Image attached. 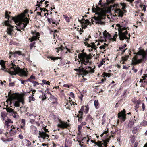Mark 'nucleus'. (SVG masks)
<instances>
[{"mask_svg": "<svg viewBox=\"0 0 147 147\" xmlns=\"http://www.w3.org/2000/svg\"><path fill=\"white\" fill-rule=\"evenodd\" d=\"M10 65L12 66L11 68L12 69V70L9 71L6 70V71L7 72L11 75H16V74L18 75L19 76L21 77H26L28 76V72L26 68L25 69H20L17 65H16L12 61L11 62Z\"/></svg>", "mask_w": 147, "mask_h": 147, "instance_id": "nucleus-1", "label": "nucleus"}, {"mask_svg": "<svg viewBox=\"0 0 147 147\" xmlns=\"http://www.w3.org/2000/svg\"><path fill=\"white\" fill-rule=\"evenodd\" d=\"M141 48H139L138 52L134 53L136 56L133 59L134 64L135 65L145 61L147 60V53L144 50L141 49Z\"/></svg>", "mask_w": 147, "mask_h": 147, "instance_id": "nucleus-2", "label": "nucleus"}, {"mask_svg": "<svg viewBox=\"0 0 147 147\" xmlns=\"http://www.w3.org/2000/svg\"><path fill=\"white\" fill-rule=\"evenodd\" d=\"M96 9L95 14L97 15L98 16H94V17L92 18L91 20V21L93 24H94V21L93 20H94L96 24H98L101 25L103 24L104 23L102 20L105 18V15L101 13L102 9L100 7L98 6H96Z\"/></svg>", "mask_w": 147, "mask_h": 147, "instance_id": "nucleus-3", "label": "nucleus"}, {"mask_svg": "<svg viewBox=\"0 0 147 147\" xmlns=\"http://www.w3.org/2000/svg\"><path fill=\"white\" fill-rule=\"evenodd\" d=\"M118 27L119 36L120 40H123L124 39H129L130 36V34H128L127 30H128V28H126L120 25L119 24L116 25Z\"/></svg>", "mask_w": 147, "mask_h": 147, "instance_id": "nucleus-4", "label": "nucleus"}, {"mask_svg": "<svg viewBox=\"0 0 147 147\" xmlns=\"http://www.w3.org/2000/svg\"><path fill=\"white\" fill-rule=\"evenodd\" d=\"M12 19L15 21L16 24L19 26V27L22 30H24V28L29 23V21L27 17H25L24 14L22 15L21 17L19 19L16 18L12 17Z\"/></svg>", "mask_w": 147, "mask_h": 147, "instance_id": "nucleus-5", "label": "nucleus"}, {"mask_svg": "<svg viewBox=\"0 0 147 147\" xmlns=\"http://www.w3.org/2000/svg\"><path fill=\"white\" fill-rule=\"evenodd\" d=\"M84 51V50L82 51V52L78 56V58L80 59L79 63L80 62L82 65H86L88 64L89 65H90L91 63V59L92 56L90 54L88 55L86 53L83 52Z\"/></svg>", "mask_w": 147, "mask_h": 147, "instance_id": "nucleus-6", "label": "nucleus"}, {"mask_svg": "<svg viewBox=\"0 0 147 147\" xmlns=\"http://www.w3.org/2000/svg\"><path fill=\"white\" fill-rule=\"evenodd\" d=\"M120 4L122 6L121 9L123 10H122L120 9H116L114 11L115 12L113 16L122 17L123 16L124 14L126 12V11L124 9L126 7V4L124 3H121Z\"/></svg>", "mask_w": 147, "mask_h": 147, "instance_id": "nucleus-7", "label": "nucleus"}, {"mask_svg": "<svg viewBox=\"0 0 147 147\" xmlns=\"http://www.w3.org/2000/svg\"><path fill=\"white\" fill-rule=\"evenodd\" d=\"M9 98H11L10 100V103H11V98H13L16 100L14 101L13 102L14 103V105L16 107H19L20 106L19 103L21 102L22 104H24V102L23 99L21 98H14L10 96Z\"/></svg>", "mask_w": 147, "mask_h": 147, "instance_id": "nucleus-8", "label": "nucleus"}, {"mask_svg": "<svg viewBox=\"0 0 147 147\" xmlns=\"http://www.w3.org/2000/svg\"><path fill=\"white\" fill-rule=\"evenodd\" d=\"M74 70L76 71L77 73H79L80 75H81L85 76L89 73L88 70L84 69L83 67L80 68V67H79L78 69H74Z\"/></svg>", "mask_w": 147, "mask_h": 147, "instance_id": "nucleus-9", "label": "nucleus"}, {"mask_svg": "<svg viewBox=\"0 0 147 147\" xmlns=\"http://www.w3.org/2000/svg\"><path fill=\"white\" fill-rule=\"evenodd\" d=\"M38 138H42L44 140L46 139L48 141H49L50 140L49 139H48L49 138V136L45 133V132L43 131H39Z\"/></svg>", "mask_w": 147, "mask_h": 147, "instance_id": "nucleus-10", "label": "nucleus"}, {"mask_svg": "<svg viewBox=\"0 0 147 147\" xmlns=\"http://www.w3.org/2000/svg\"><path fill=\"white\" fill-rule=\"evenodd\" d=\"M125 110L124 109L123 111L119 112L118 114V118L123 122L126 119V114H125Z\"/></svg>", "mask_w": 147, "mask_h": 147, "instance_id": "nucleus-11", "label": "nucleus"}, {"mask_svg": "<svg viewBox=\"0 0 147 147\" xmlns=\"http://www.w3.org/2000/svg\"><path fill=\"white\" fill-rule=\"evenodd\" d=\"M58 127L64 129V128H67L68 126V124L67 122H65L64 121H60L59 123L58 124Z\"/></svg>", "mask_w": 147, "mask_h": 147, "instance_id": "nucleus-12", "label": "nucleus"}, {"mask_svg": "<svg viewBox=\"0 0 147 147\" xmlns=\"http://www.w3.org/2000/svg\"><path fill=\"white\" fill-rule=\"evenodd\" d=\"M9 53L10 55L9 57V58H11V55H12L14 57H16L18 56L22 55L21 52L20 51H16L13 52H10Z\"/></svg>", "mask_w": 147, "mask_h": 147, "instance_id": "nucleus-13", "label": "nucleus"}, {"mask_svg": "<svg viewBox=\"0 0 147 147\" xmlns=\"http://www.w3.org/2000/svg\"><path fill=\"white\" fill-rule=\"evenodd\" d=\"M78 21L82 24H84L86 23L87 25H91V22L88 19L85 20L84 18H83L81 20L78 19Z\"/></svg>", "mask_w": 147, "mask_h": 147, "instance_id": "nucleus-14", "label": "nucleus"}, {"mask_svg": "<svg viewBox=\"0 0 147 147\" xmlns=\"http://www.w3.org/2000/svg\"><path fill=\"white\" fill-rule=\"evenodd\" d=\"M2 140L4 142L11 141L13 140L12 138H8L6 134L5 133L4 134V136H2L1 138Z\"/></svg>", "mask_w": 147, "mask_h": 147, "instance_id": "nucleus-15", "label": "nucleus"}, {"mask_svg": "<svg viewBox=\"0 0 147 147\" xmlns=\"http://www.w3.org/2000/svg\"><path fill=\"white\" fill-rule=\"evenodd\" d=\"M49 99L51 101H52V104H57V99L56 97L51 94Z\"/></svg>", "mask_w": 147, "mask_h": 147, "instance_id": "nucleus-16", "label": "nucleus"}, {"mask_svg": "<svg viewBox=\"0 0 147 147\" xmlns=\"http://www.w3.org/2000/svg\"><path fill=\"white\" fill-rule=\"evenodd\" d=\"M40 36L39 34L38 33H37L35 35H34L33 37L31 38L30 40L31 42H32L34 40H36L37 39L39 38V36Z\"/></svg>", "mask_w": 147, "mask_h": 147, "instance_id": "nucleus-17", "label": "nucleus"}, {"mask_svg": "<svg viewBox=\"0 0 147 147\" xmlns=\"http://www.w3.org/2000/svg\"><path fill=\"white\" fill-rule=\"evenodd\" d=\"M0 64L1 65V67L2 68V70L4 71H5L6 72V70L9 71V70H12V69L11 68V67L10 68V69H6L5 68V65H4V62L3 61H1ZM6 72H7L6 71Z\"/></svg>", "mask_w": 147, "mask_h": 147, "instance_id": "nucleus-18", "label": "nucleus"}, {"mask_svg": "<svg viewBox=\"0 0 147 147\" xmlns=\"http://www.w3.org/2000/svg\"><path fill=\"white\" fill-rule=\"evenodd\" d=\"M135 118V116L134 117V119H132L131 120L129 121L128 126V127L130 128L132 127L133 125L134 124V121H136V119Z\"/></svg>", "mask_w": 147, "mask_h": 147, "instance_id": "nucleus-19", "label": "nucleus"}, {"mask_svg": "<svg viewBox=\"0 0 147 147\" xmlns=\"http://www.w3.org/2000/svg\"><path fill=\"white\" fill-rule=\"evenodd\" d=\"M36 6H38V7H37L38 8V11H40L42 13V11H43L44 12H45V11H47L48 12L49 11V10L47 9H45V8H40L39 7L41 6V5H40V4H37L36 5Z\"/></svg>", "mask_w": 147, "mask_h": 147, "instance_id": "nucleus-20", "label": "nucleus"}, {"mask_svg": "<svg viewBox=\"0 0 147 147\" xmlns=\"http://www.w3.org/2000/svg\"><path fill=\"white\" fill-rule=\"evenodd\" d=\"M126 46V44H124L123 46H121L119 48V51H121L122 52V54H123V53L125 52V50L127 49V48L125 49H124L125 47Z\"/></svg>", "mask_w": 147, "mask_h": 147, "instance_id": "nucleus-21", "label": "nucleus"}, {"mask_svg": "<svg viewBox=\"0 0 147 147\" xmlns=\"http://www.w3.org/2000/svg\"><path fill=\"white\" fill-rule=\"evenodd\" d=\"M65 48H66L67 51H69V49H68L66 47H63L62 45H61L60 47H59L56 48V49L57 50V53H58L59 52V50L62 51L63 49H65Z\"/></svg>", "mask_w": 147, "mask_h": 147, "instance_id": "nucleus-22", "label": "nucleus"}, {"mask_svg": "<svg viewBox=\"0 0 147 147\" xmlns=\"http://www.w3.org/2000/svg\"><path fill=\"white\" fill-rule=\"evenodd\" d=\"M13 26H12L11 27H9L7 28V32L8 34L10 36L12 35V32L13 30Z\"/></svg>", "mask_w": 147, "mask_h": 147, "instance_id": "nucleus-23", "label": "nucleus"}, {"mask_svg": "<svg viewBox=\"0 0 147 147\" xmlns=\"http://www.w3.org/2000/svg\"><path fill=\"white\" fill-rule=\"evenodd\" d=\"M103 35L105 37V38H108L109 40H111L112 38L111 35L108 33H103Z\"/></svg>", "mask_w": 147, "mask_h": 147, "instance_id": "nucleus-24", "label": "nucleus"}, {"mask_svg": "<svg viewBox=\"0 0 147 147\" xmlns=\"http://www.w3.org/2000/svg\"><path fill=\"white\" fill-rule=\"evenodd\" d=\"M30 129L31 132L32 134H35L37 130L36 127L34 125H31L30 126Z\"/></svg>", "mask_w": 147, "mask_h": 147, "instance_id": "nucleus-25", "label": "nucleus"}, {"mask_svg": "<svg viewBox=\"0 0 147 147\" xmlns=\"http://www.w3.org/2000/svg\"><path fill=\"white\" fill-rule=\"evenodd\" d=\"M84 106H83L78 112L80 115L81 116H82L83 115V112L84 110Z\"/></svg>", "mask_w": 147, "mask_h": 147, "instance_id": "nucleus-26", "label": "nucleus"}, {"mask_svg": "<svg viewBox=\"0 0 147 147\" xmlns=\"http://www.w3.org/2000/svg\"><path fill=\"white\" fill-rule=\"evenodd\" d=\"M139 6L141 8V9H142L143 11H144V12H145L146 10V6L145 5L142 4L140 5Z\"/></svg>", "mask_w": 147, "mask_h": 147, "instance_id": "nucleus-27", "label": "nucleus"}, {"mask_svg": "<svg viewBox=\"0 0 147 147\" xmlns=\"http://www.w3.org/2000/svg\"><path fill=\"white\" fill-rule=\"evenodd\" d=\"M91 45L90 44H88V47H91L92 48H93L94 49H95L96 47V45L94 44V42H93L91 43Z\"/></svg>", "mask_w": 147, "mask_h": 147, "instance_id": "nucleus-28", "label": "nucleus"}, {"mask_svg": "<svg viewBox=\"0 0 147 147\" xmlns=\"http://www.w3.org/2000/svg\"><path fill=\"white\" fill-rule=\"evenodd\" d=\"M139 128V126H137L134 127L132 130L133 133L134 134H135L138 130Z\"/></svg>", "mask_w": 147, "mask_h": 147, "instance_id": "nucleus-29", "label": "nucleus"}, {"mask_svg": "<svg viewBox=\"0 0 147 147\" xmlns=\"http://www.w3.org/2000/svg\"><path fill=\"white\" fill-rule=\"evenodd\" d=\"M12 123V121H11V120L9 119H7V120H6L5 121V125H7L8 127L9 125H8V123Z\"/></svg>", "mask_w": 147, "mask_h": 147, "instance_id": "nucleus-30", "label": "nucleus"}, {"mask_svg": "<svg viewBox=\"0 0 147 147\" xmlns=\"http://www.w3.org/2000/svg\"><path fill=\"white\" fill-rule=\"evenodd\" d=\"M5 109H6L7 112L11 113V114H12L13 112L14 111L13 109L9 107H7Z\"/></svg>", "mask_w": 147, "mask_h": 147, "instance_id": "nucleus-31", "label": "nucleus"}, {"mask_svg": "<svg viewBox=\"0 0 147 147\" xmlns=\"http://www.w3.org/2000/svg\"><path fill=\"white\" fill-rule=\"evenodd\" d=\"M129 57V55H126L124 56H123L122 57V60L123 61H126Z\"/></svg>", "mask_w": 147, "mask_h": 147, "instance_id": "nucleus-32", "label": "nucleus"}, {"mask_svg": "<svg viewBox=\"0 0 147 147\" xmlns=\"http://www.w3.org/2000/svg\"><path fill=\"white\" fill-rule=\"evenodd\" d=\"M11 13V12H8L7 11H6L5 13V17L6 18L9 19V18L10 17V16L9 15V14H10Z\"/></svg>", "mask_w": 147, "mask_h": 147, "instance_id": "nucleus-33", "label": "nucleus"}, {"mask_svg": "<svg viewBox=\"0 0 147 147\" xmlns=\"http://www.w3.org/2000/svg\"><path fill=\"white\" fill-rule=\"evenodd\" d=\"M26 143V146H29L31 144V142L27 139H25Z\"/></svg>", "mask_w": 147, "mask_h": 147, "instance_id": "nucleus-34", "label": "nucleus"}, {"mask_svg": "<svg viewBox=\"0 0 147 147\" xmlns=\"http://www.w3.org/2000/svg\"><path fill=\"white\" fill-rule=\"evenodd\" d=\"M34 96V95L33 94H32V95L30 96L29 97V102H30L31 100H32L33 101H34L35 99L33 97V96Z\"/></svg>", "mask_w": 147, "mask_h": 147, "instance_id": "nucleus-35", "label": "nucleus"}, {"mask_svg": "<svg viewBox=\"0 0 147 147\" xmlns=\"http://www.w3.org/2000/svg\"><path fill=\"white\" fill-rule=\"evenodd\" d=\"M98 105L99 103L98 100H95L94 101V105L96 109H97L98 108Z\"/></svg>", "mask_w": 147, "mask_h": 147, "instance_id": "nucleus-36", "label": "nucleus"}, {"mask_svg": "<svg viewBox=\"0 0 147 147\" xmlns=\"http://www.w3.org/2000/svg\"><path fill=\"white\" fill-rule=\"evenodd\" d=\"M16 132V130H13L12 129H11L10 131V134L11 136H13L14 135Z\"/></svg>", "mask_w": 147, "mask_h": 147, "instance_id": "nucleus-37", "label": "nucleus"}, {"mask_svg": "<svg viewBox=\"0 0 147 147\" xmlns=\"http://www.w3.org/2000/svg\"><path fill=\"white\" fill-rule=\"evenodd\" d=\"M46 95L44 94H42V96H40L39 98H41L42 100H44L46 99Z\"/></svg>", "mask_w": 147, "mask_h": 147, "instance_id": "nucleus-38", "label": "nucleus"}, {"mask_svg": "<svg viewBox=\"0 0 147 147\" xmlns=\"http://www.w3.org/2000/svg\"><path fill=\"white\" fill-rule=\"evenodd\" d=\"M85 109L84 112L86 114H87L88 113L89 110L88 105H87L86 106H85Z\"/></svg>", "mask_w": 147, "mask_h": 147, "instance_id": "nucleus-39", "label": "nucleus"}, {"mask_svg": "<svg viewBox=\"0 0 147 147\" xmlns=\"http://www.w3.org/2000/svg\"><path fill=\"white\" fill-rule=\"evenodd\" d=\"M12 114L14 118H17L18 117V115H17V113L15 111L13 112Z\"/></svg>", "mask_w": 147, "mask_h": 147, "instance_id": "nucleus-40", "label": "nucleus"}, {"mask_svg": "<svg viewBox=\"0 0 147 147\" xmlns=\"http://www.w3.org/2000/svg\"><path fill=\"white\" fill-rule=\"evenodd\" d=\"M47 20L50 23H52L53 24L55 23V20H53L52 19H50L47 18Z\"/></svg>", "mask_w": 147, "mask_h": 147, "instance_id": "nucleus-41", "label": "nucleus"}, {"mask_svg": "<svg viewBox=\"0 0 147 147\" xmlns=\"http://www.w3.org/2000/svg\"><path fill=\"white\" fill-rule=\"evenodd\" d=\"M30 122L32 124H35L36 123H37L38 125H39V123H37V122H36L35 120L33 119H30Z\"/></svg>", "mask_w": 147, "mask_h": 147, "instance_id": "nucleus-42", "label": "nucleus"}, {"mask_svg": "<svg viewBox=\"0 0 147 147\" xmlns=\"http://www.w3.org/2000/svg\"><path fill=\"white\" fill-rule=\"evenodd\" d=\"M42 82L44 84L50 85V82L49 81H47L46 80H42Z\"/></svg>", "mask_w": 147, "mask_h": 147, "instance_id": "nucleus-43", "label": "nucleus"}, {"mask_svg": "<svg viewBox=\"0 0 147 147\" xmlns=\"http://www.w3.org/2000/svg\"><path fill=\"white\" fill-rule=\"evenodd\" d=\"M5 24L6 26H8L9 27H11L12 26L9 24V22L7 21L5 22Z\"/></svg>", "mask_w": 147, "mask_h": 147, "instance_id": "nucleus-44", "label": "nucleus"}, {"mask_svg": "<svg viewBox=\"0 0 147 147\" xmlns=\"http://www.w3.org/2000/svg\"><path fill=\"white\" fill-rule=\"evenodd\" d=\"M82 116L80 115V117H79V115H77L76 117L78 118V120L79 121H81L82 119Z\"/></svg>", "mask_w": 147, "mask_h": 147, "instance_id": "nucleus-45", "label": "nucleus"}, {"mask_svg": "<svg viewBox=\"0 0 147 147\" xmlns=\"http://www.w3.org/2000/svg\"><path fill=\"white\" fill-rule=\"evenodd\" d=\"M88 68L90 69V70L89 71V72L91 73H93L94 72V70L93 69H92L91 67L89 66L88 67Z\"/></svg>", "mask_w": 147, "mask_h": 147, "instance_id": "nucleus-46", "label": "nucleus"}, {"mask_svg": "<svg viewBox=\"0 0 147 147\" xmlns=\"http://www.w3.org/2000/svg\"><path fill=\"white\" fill-rule=\"evenodd\" d=\"M50 58L51 60H55L59 59L60 58L59 57H50Z\"/></svg>", "mask_w": 147, "mask_h": 147, "instance_id": "nucleus-47", "label": "nucleus"}, {"mask_svg": "<svg viewBox=\"0 0 147 147\" xmlns=\"http://www.w3.org/2000/svg\"><path fill=\"white\" fill-rule=\"evenodd\" d=\"M21 123L23 126H25V120L24 119H22L21 120Z\"/></svg>", "mask_w": 147, "mask_h": 147, "instance_id": "nucleus-48", "label": "nucleus"}, {"mask_svg": "<svg viewBox=\"0 0 147 147\" xmlns=\"http://www.w3.org/2000/svg\"><path fill=\"white\" fill-rule=\"evenodd\" d=\"M63 16L64 18H65V20H66L67 22H69V19L68 17L64 15H63Z\"/></svg>", "mask_w": 147, "mask_h": 147, "instance_id": "nucleus-49", "label": "nucleus"}, {"mask_svg": "<svg viewBox=\"0 0 147 147\" xmlns=\"http://www.w3.org/2000/svg\"><path fill=\"white\" fill-rule=\"evenodd\" d=\"M98 147H101L102 146V141H99V143H98V144L97 146Z\"/></svg>", "mask_w": 147, "mask_h": 147, "instance_id": "nucleus-50", "label": "nucleus"}, {"mask_svg": "<svg viewBox=\"0 0 147 147\" xmlns=\"http://www.w3.org/2000/svg\"><path fill=\"white\" fill-rule=\"evenodd\" d=\"M35 43V42H33L30 44V46L31 49H32Z\"/></svg>", "mask_w": 147, "mask_h": 147, "instance_id": "nucleus-51", "label": "nucleus"}, {"mask_svg": "<svg viewBox=\"0 0 147 147\" xmlns=\"http://www.w3.org/2000/svg\"><path fill=\"white\" fill-rule=\"evenodd\" d=\"M82 26H83V27H82V29L84 28H87V26L88 25H87L86 23L84 24H82Z\"/></svg>", "mask_w": 147, "mask_h": 147, "instance_id": "nucleus-52", "label": "nucleus"}, {"mask_svg": "<svg viewBox=\"0 0 147 147\" xmlns=\"http://www.w3.org/2000/svg\"><path fill=\"white\" fill-rule=\"evenodd\" d=\"M70 85H69V84H65L63 85V86L65 87H67V88H69L70 86Z\"/></svg>", "mask_w": 147, "mask_h": 147, "instance_id": "nucleus-53", "label": "nucleus"}, {"mask_svg": "<svg viewBox=\"0 0 147 147\" xmlns=\"http://www.w3.org/2000/svg\"><path fill=\"white\" fill-rule=\"evenodd\" d=\"M15 84L13 82H11L9 84V86H13Z\"/></svg>", "mask_w": 147, "mask_h": 147, "instance_id": "nucleus-54", "label": "nucleus"}, {"mask_svg": "<svg viewBox=\"0 0 147 147\" xmlns=\"http://www.w3.org/2000/svg\"><path fill=\"white\" fill-rule=\"evenodd\" d=\"M28 10H27V9H26V10H25L24 11V13H23V14H22L20 15V17H21V16L22 15V14H24V16H25V15H24V14H26V13H28Z\"/></svg>", "mask_w": 147, "mask_h": 147, "instance_id": "nucleus-55", "label": "nucleus"}, {"mask_svg": "<svg viewBox=\"0 0 147 147\" xmlns=\"http://www.w3.org/2000/svg\"><path fill=\"white\" fill-rule=\"evenodd\" d=\"M32 83L34 84H35L38 85L40 84L38 82H36L35 81H32Z\"/></svg>", "mask_w": 147, "mask_h": 147, "instance_id": "nucleus-56", "label": "nucleus"}, {"mask_svg": "<svg viewBox=\"0 0 147 147\" xmlns=\"http://www.w3.org/2000/svg\"><path fill=\"white\" fill-rule=\"evenodd\" d=\"M43 129L44 130V132H45V133H46V132H49V131H48V129H46L45 127H44Z\"/></svg>", "mask_w": 147, "mask_h": 147, "instance_id": "nucleus-57", "label": "nucleus"}, {"mask_svg": "<svg viewBox=\"0 0 147 147\" xmlns=\"http://www.w3.org/2000/svg\"><path fill=\"white\" fill-rule=\"evenodd\" d=\"M109 139H107L105 140H102L103 142H106V144H108V142H109Z\"/></svg>", "mask_w": 147, "mask_h": 147, "instance_id": "nucleus-58", "label": "nucleus"}, {"mask_svg": "<svg viewBox=\"0 0 147 147\" xmlns=\"http://www.w3.org/2000/svg\"><path fill=\"white\" fill-rule=\"evenodd\" d=\"M142 110L143 111L144 110L145 106L144 104L143 103H142Z\"/></svg>", "mask_w": 147, "mask_h": 147, "instance_id": "nucleus-59", "label": "nucleus"}, {"mask_svg": "<svg viewBox=\"0 0 147 147\" xmlns=\"http://www.w3.org/2000/svg\"><path fill=\"white\" fill-rule=\"evenodd\" d=\"M108 129H107V130H106L105 131V132L104 133H103L101 135V136H103V135L104 134H107L108 132Z\"/></svg>", "mask_w": 147, "mask_h": 147, "instance_id": "nucleus-60", "label": "nucleus"}, {"mask_svg": "<svg viewBox=\"0 0 147 147\" xmlns=\"http://www.w3.org/2000/svg\"><path fill=\"white\" fill-rule=\"evenodd\" d=\"M106 142H103L102 143V145H103L105 147H107V144H106Z\"/></svg>", "mask_w": 147, "mask_h": 147, "instance_id": "nucleus-61", "label": "nucleus"}, {"mask_svg": "<svg viewBox=\"0 0 147 147\" xmlns=\"http://www.w3.org/2000/svg\"><path fill=\"white\" fill-rule=\"evenodd\" d=\"M18 80L21 82V83L22 84H24V82H25L24 80H22L21 79H19Z\"/></svg>", "mask_w": 147, "mask_h": 147, "instance_id": "nucleus-62", "label": "nucleus"}, {"mask_svg": "<svg viewBox=\"0 0 147 147\" xmlns=\"http://www.w3.org/2000/svg\"><path fill=\"white\" fill-rule=\"evenodd\" d=\"M70 96L72 98H74V94L73 92H71L70 93Z\"/></svg>", "mask_w": 147, "mask_h": 147, "instance_id": "nucleus-63", "label": "nucleus"}, {"mask_svg": "<svg viewBox=\"0 0 147 147\" xmlns=\"http://www.w3.org/2000/svg\"><path fill=\"white\" fill-rule=\"evenodd\" d=\"M92 10L93 12L96 13V8H95L94 7H93Z\"/></svg>", "mask_w": 147, "mask_h": 147, "instance_id": "nucleus-64", "label": "nucleus"}]
</instances>
